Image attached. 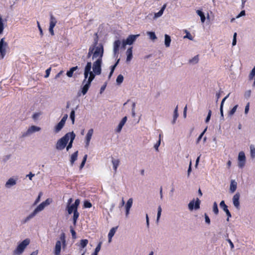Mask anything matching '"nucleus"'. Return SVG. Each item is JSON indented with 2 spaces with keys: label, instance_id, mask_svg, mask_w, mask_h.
<instances>
[{
  "label": "nucleus",
  "instance_id": "c756f323",
  "mask_svg": "<svg viewBox=\"0 0 255 255\" xmlns=\"http://www.w3.org/2000/svg\"><path fill=\"white\" fill-rule=\"evenodd\" d=\"M171 42V38L170 36L167 34L165 35V45L166 47H168L170 46Z\"/></svg>",
  "mask_w": 255,
  "mask_h": 255
},
{
  "label": "nucleus",
  "instance_id": "338daca9",
  "mask_svg": "<svg viewBox=\"0 0 255 255\" xmlns=\"http://www.w3.org/2000/svg\"><path fill=\"white\" fill-rule=\"evenodd\" d=\"M160 139L159 138V139L158 140L157 142L154 145V148L156 150H158V148L159 146L160 145Z\"/></svg>",
  "mask_w": 255,
  "mask_h": 255
},
{
  "label": "nucleus",
  "instance_id": "9b49d317",
  "mask_svg": "<svg viewBox=\"0 0 255 255\" xmlns=\"http://www.w3.org/2000/svg\"><path fill=\"white\" fill-rule=\"evenodd\" d=\"M139 35H129L126 40H124L125 41V44L128 45L132 44L134 41L136 40L137 37H138Z\"/></svg>",
  "mask_w": 255,
  "mask_h": 255
},
{
  "label": "nucleus",
  "instance_id": "58836bf2",
  "mask_svg": "<svg viewBox=\"0 0 255 255\" xmlns=\"http://www.w3.org/2000/svg\"><path fill=\"white\" fill-rule=\"evenodd\" d=\"M255 76V66L252 70L250 75H249V80H252L253 79L254 77Z\"/></svg>",
  "mask_w": 255,
  "mask_h": 255
},
{
  "label": "nucleus",
  "instance_id": "39448f33",
  "mask_svg": "<svg viewBox=\"0 0 255 255\" xmlns=\"http://www.w3.org/2000/svg\"><path fill=\"white\" fill-rule=\"evenodd\" d=\"M45 207L44 203H40L35 209V210L30 214L23 221V223H25L28 222L29 220L33 218L40 211L43 210Z\"/></svg>",
  "mask_w": 255,
  "mask_h": 255
},
{
  "label": "nucleus",
  "instance_id": "6e6552de",
  "mask_svg": "<svg viewBox=\"0 0 255 255\" xmlns=\"http://www.w3.org/2000/svg\"><path fill=\"white\" fill-rule=\"evenodd\" d=\"M246 156L243 151H240L238 155V166L242 168L245 165Z\"/></svg>",
  "mask_w": 255,
  "mask_h": 255
},
{
  "label": "nucleus",
  "instance_id": "2eb2a0df",
  "mask_svg": "<svg viewBox=\"0 0 255 255\" xmlns=\"http://www.w3.org/2000/svg\"><path fill=\"white\" fill-rule=\"evenodd\" d=\"M70 132V142H69L68 145L67 146L66 149L67 150H69L70 148H71L72 147V144L73 142V141L75 138V134L74 133V132Z\"/></svg>",
  "mask_w": 255,
  "mask_h": 255
},
{
  "label": "nucleus",
  "instance_id": "e433bc0d",
  "mask_svg": "<svg viewBox=\"0 0 255 255\" xmlns=\"http://www.w3.org/2000/svg\"><path fill=\"white\" fill-rule=\"evenodd\" d=\"M178 116V106H177L176 108L174 110V117H173L174 118H173V122H172L173 124H174L175 123V121H176Z\"/></svg>",
  "mask_w": 255,
  "mask_h": 255
},
{
  "label": "nucleus",
  "instance_id": "8fccbe9b",
  "mask_svg": "<svg viewBox=\"0 0 255 255\" xmlns=\"http://www.w3.org/2000/svg\"><path fill=\"white\" fill-rule=\"evenodd\" d=\"M211 114H212V111L209 110V112H208V115H207V117L206 119V120H205V122L206 123H208L210 120V118H211Z\"/></svg>",
  "mask_w": 255,
  "mask_h": 255
},
{
  "label": "nucleus",
  "instance_id": "3c124183",
  "mask_svg": "<svg viewBox=\"0 0 255 255\" xmlns=\"http://www.w3.org/2000/svg\"><path fill=\"white\" fill-rule=\"evenodd\" d=\"M207 128H206L204 130V131L200 134V135H199V136L198 137V138H197V143H199V141L201 140V139L202 138V136H203L204 134L205 133V132H206V130H207Z\"/></svg>",
  "mask_w": 255,
  "mask_h": 255
},
{
  "label": "nucleus",
  "instance_id": "0eeeda50",
  "mask_svg": "<svg viewBox=\"0 0 255 255\" xmlns=\"http://www.w3.org/2000/svg\"><path fill=\"white\" fill-rule=\"evenodd\" d=\"M94 80V77L92 75H91V76H89L88 80L86 81V83L85 85L83 87L82 89V93L83 95H85L87 92H88L92 81Z\"/></svg>",
  "mask_w": 255,
  "mask_h": 255
},
{
  "label": "nucleus",
  "instance_id": "4c0bfd02",
  "mask_svg": "<svg viewBox=\"0 0 255 255\" xmlns=\"http://www.w3.org/2000/svg\"><path fill=\"white\" fill-rule=\"evenodd\" d=\"M213 211L216 215H217L219 213L218 205L216 202H215L213 204Z\"/></svg>",
  "mask_w": 255,
  "mask_h": 255
},
{
  "label": "nucleus",
  "instance_id": "774afa93",
  "mask_svg": "<svg viewBox=\"0 0 255 255\" xmlns=\"http://www.w3.org/2000/svg\"><path fill=\"white\" fill-rule=\"evenodd\" d=\"M53 28H54V27H49V32L51 34V35L52 36L54 35Z\"/></svg>",
  "mask_w": 255,
  "mask_h": 255
},
{
  "label": "nucleus",
  "instance_id": "a211bd4d",
  "mask_svg": "<svg viewBox=\"0 0 255 255\" xmlns=\"http://www.w3.org/2000/svg\"><path fill=\"white\" fill-rule=\"evenodd\" d=\"M40 130V128L39 127L32 126L27 129V134H30L34 132L39 131Z\"/></svg>",
  "mask_w": 255,
  "mask_h": 255
},
{
  "label": "nucleus",
  "instance_id": "c9c22d12",
  "mask_svg": "<svg viewBox=\"0 0 255 255\" xmlns=\"http://www.w3.org/2000/svg\"><path fill=\"white\" fill-rule=\"evenodd\" d=\"M238 107V105H235L228 113L229 116H233L236 112L237 109Z\"/></svg>",
  "mask_w": 255,
  "mask_h": 255
},
{
  "label": "nucleus",
  "instance_id": "f3484780",
  "mask_svg": "<svg viewBox=\"0 0 255 255\" xmlns=\"http://www.w3.org/2000/svg\"><path fill=\"white\" fill-rule=\"evenodd\" d=\"M127 117H125L123 118V119L122 120V121L120 122V124H119L118 125V127L117 128V131L118 132H119L121 131L123 126H124V125L125 124L126 122H127Z\"/></svg>",
  "mask_w": 255,
  "mask_h": 255
},
{
  "label": "nucleus",
  "instance_id": "79ce46f5",
  "mask_svg": "<svg viewBox=\"0 0 255 255\" xmlns=\"http://www.w3.org/2000/svg\"><path fill=\"white\" fill-rule=\"evenodd\" d=\"M124 80V77L121 74L119 75L117 78V82L118 84H121Z\"/></svg>",
  "mask_w": 255,
  "mask_h": 255
},
{
  "label": "nucleus",
  "instance_id": "473e14b6",
  "mask_svg": "<svg viewBox=\"0 0 255 255\" xmlns=\"http://www.w3.org/2000/svg\"><path fill=\"white\" fill-rule=\"evenodd\" d=\"M67 210L69 214H72L73 212L74 213L75 208L72 205H67Z\"/></svg>",
  "mask_w": 255,
  "mask_h": 255
},
{
  "label": "nucleus",
  "instance_id": "2f4dec72",
  "mask_svg": "<svg viewBox=\"0 0 255 255\" xmlns=\"http://www.w3.org/2000/svg\"><path fill=\"white\" fill-rule=\"evenodd\" d=\"M101 245H102V242H100L98 244V245H97V246L96 247L94 252L92 254V255H98V253L99 252V251L101 250Z\"/></svg>",
  "mask_w": 255,
  "mask_h": 255
},
{
  "label": "nucleus",
  "instance_id": "7ed1b4c3",
  "mask_svg": "<svg viewBox=\"0 0 255 255\" xmlns=\"http://www.w3.org/2000/svg\"><path fill=\"white\" fill-rule=\"evenodd\" d=\"M70 137V132L67 133L64 136L59 139L56 144V148L58 150H61L66 146Z\"/></svg>",
  "mask_w": 255,
  "mask_h": 255
},
{
  "label": "nucleus",
  "instance_id": "603ef678",
  "mask_svg": "<svg viewBox=\"0 0 255 255\" xmlns=\"http://www.w3.org/2000/svg\"><path fill=\"white\" fill-rule=\"evenodd\" d=\"M237 35V34L236 32L234 33V36H233V42H232L233 46H234V45H235L236 44V43H237V39H236Z\"/></svg>",
  "mask_w": 255,
  "mask_h": 255
},
{
  "label": "nucleus",
  "instance_id": "7c9ffc66",
  "mask_svg": "<svg viewBox=\"0 0 255 255\" xmlns=\"http://www.w3.org/2000/svg\"><path fill=\"white\" fill-rule=\"evenodd\" d=\"M197 13L200 16L201 20L202 22H204L205 21V16L204 13L200 10H197L196 11Z\"/></svg>",
  "mask_w": 255,
  "mask_h": 255
},
{
  "label": "nucleus",
  "instance_id": "0e129e2a",
  "mask_svg": "<svg viewBox=\"0 0 255 255\" xmlns=\"http://www.w3.org/2000/svg\"><path fill=\"white\" fill-rule=\"evenodd\" d=\"M67 118H68V115L67 114H66L63 116V117L62 118V119H61V120L60 121H63V123L65 124V122L67 119Z\"/></svg>",
  "mask_w": 255,
  "mask_h": 255
},
{
  "label": "nucleus",
  "instance_id": "bf43d9fd",
  "mask_svg": "<svg viewBox=\"0 0 255 255\" xmlns=\"http://www.w3.org/2000/svg\"><path fill=\"white\" fill-rule=\"evenodd\" d=\"M220 114H221V119L224 120L223 107H222V106H220Z\"/></svg>",
  "mask_w": 255,
  "mask_h": 255
},
{
  "label": "nucleus",
  "instance_id": "49530a36",
  "mask_svg": "<svg viewBox=\"0 0 255 255\" xmlns=\"http://www.w3.org/2000/svg\"><path fill=\"white\" fill-rule=\"evenodd\" d=\"M251 154L252 157H255V147L253 145L250 146Z\"/></svg>",
  "mask_w": 255,
  "mask_h": 255
},
{
  "label": "nucleus",
  "instance_id": "4be33fe9",
  "mask_svg": "<svg viewBox=\"0 0 255 255\" xmlns=\"http://www.w3.org/2000/svg\"><path fill=\"white\" fill-rule=\"evenodd\" d=\"M78 151H76L74 152L71 156L70 162L71 165H73L75 161L77 159Z\"/></svg>",
  "mask_w": 255,
  "mask_h": 255
},
{
  "label": "nucleus",
  "instance_id": "f257e3e1",
  "mask_svg": "<svg viewBox=\"0 0 255 255\" xmlns=\"http://www.w3.org/2000/svg\"><path fill=\"white\" fill-rule=\"evenodd\" d=\"M97 42L92 45L89 49L87 58L92 57L93 60L97 58L93 64V72L95 75H99L101 73V65L102 63V57L104 53L103 46L99 45L97 46Z\"/></svg>",
  "mask_w": 255,
  "mask_h": 255
},
{
  "label": "nucleus",
  "instance_id": "9d476101",
  "mask_svg": "<svg viewBox=\"0 0 255 255\" xmlns=\"http://www.w3.org/2000/svg\"><path fill=\"white\" fill-rule=\"evenodd\" d=\"M220 206L223 210L226 212L227 218V221H229V218L231 217V214L229 210L228 209V206L225 204L224 201H222L220 203Z\"/></svg>",
  "mask_w": 255,
  "mask_h": 255
},
{
  "label": "nucleus",
  "instance_id": "4468645a",
  "mask_svg": "<svg viewBox=\"0 0 255 255\" xmlns=\"http://www.w3.org/2000/svg\"><path fill=\"white\" fill-rule=\"evenodd\" d=\"M93 129L92 128H91L88 130V133L86 136V146H89L90 140H91L92 136L93 135Z\"/></svg>",
  "mask_w": 255,
  "mask_h": 255
},
{
  "label": "nucleus",
  "instance_id": "4d7b16f0",
  "mask_svg": "<svg viewBox=\"0 0 255 255\" xmlns=\"http://www.w3.org/2000/svg\"><path fill=\"white\" fill-rule=\"evenodd\" d=\"M205 222L208 224H210V220L208 216L207 215V214H205Z\"/></svg>",
  "mask_w": 255,
  "mask_h": 255
},
{
  "label": "nucleus",
  "instance_id": "1a4fd4ad",
  "mask_svg": "<svg viewBox=\"0 0 255 255\" xmlns=\"http://www.w3.org/2000/svg\"><path fill=\"white\" fill-rule=\"evenodd\" d=\"M4 38H2L0 41V56L2 59L6 54L5 47L7 44L6 42L4 43Z\"/></svg>",
  "mask_w": 255,
  "mask_h": 255
},
{
  "label": "nucleus",
  "instance_id": "680f3d73",
  "mask_svg": "<svg viewBox=\"0 0 255 255\" xmlns=\"http://www.w3.org/2000/svg\"><path fill=\"white\" fill-rule=\"evenodd\" d=\"M230 95V94L227 95L222 101L220 106H222V107H223L224 103L226 100L229 97Z\"/></svg>",
  "mask_w": 255,
  "mask_h": 255
},
{
  "label": "nucleus",
  "instance_id": "e2e57ef3",
  "mask_svg": "<svg viewBox=\"0 0 255 255\" xmlns=\"http://www.w3.org/2000/svg\"><path fill=\"white\" fill-rule=\"evenodd\" d=\"M184 38H188L190 40H192V36H191L190 33L189 32H187V34L184 36Z\"/></svg>",
  "mask_w": 255,
  "mask_h": 255
},
{
  "label": "nucleus",
  "instance_id": "b1692460",
  "mask_svg": "<svg viewBox=\"0 0 255 255\" xmlns=\"http://www.w3.org/2000/svg\"><path fill=\"white\" fill-rule=\"evenodd\" d=\"M112 162L113 165V168L115 170V172H116L117 168H118V166L119 165L120 160L118 159H114L113 157H112Z\"/></svg>",
  "mask_w": 255,
  "mask_h": 255
},
{
  "label": "nucleus",
  "instance_id": "72a5a7b5",
  "mask_svg": "<svg viewBox=\"0 0 255 255\" xmlns=\"http://www.w3.org/2000/svg\"><path fill=\"white\" fill-rule=\"evenodd\" d=\"M88 244V240L87 239H83L80 241V246L82 248L86 247Z\"/></svg>",
  "mask_w": 255,
  "mask_h": 255
},
{
  "label": "nucleus",
  "instance_id": "69168bd1",
  "mask_svg": "<svg viewBox=\"0 0 255 255\" xmlns=\"http://www.w3.org/2000/svg\"><path fill=\"white\" fill-rule=\"evenodd\" d=\"M50 71H51V68H49L46 70V75L45 76V78H47L48 77H49Z\"/></svg>",
  "mask_w": 255,
  "mask_h": 255
},
{
  "label": "nucleus",
  "instance_id": "20e7f679",
  "mask_svg": "<svg viewBox=\"0 0 255 255\" xmlns=\"http://www.w3.org/2000/svg\"><path fill=\"white\" fill-rule=\"evenodd\" d=\"M30 240L26 239L20 243L14 250L13 254L15 255H20L24 251L26 247L29 244Z\"/></svg>",
  "mask_w": 255,
  "mask_h": 255
},
{
  "label": "nucleus",
  "instance_id": "f704fd0d",
  "mask_svg": "<svg viewBox=\"0 0 255 255\" xmlns=\"http://www.w3.org/2000/svg\"><path fill=\"white\" fill-rule=\"evenodd\" d=\"M199 61V55H197L195 56L193 58L189 60V62L191 63L196 64Z\"/></svg>",
  "mask_w": 255,
  "mask_h": 255
},
{
  "label": "nucleus",
  "instance_id": "a18cd8bd",
  "mask_svg": "<svg viewBox=\"0 0 255 255\" xmlns=\"http://www.w3.org/2000/svg\"><path fill=\"white\" fill-rule=\"evenodd\" d=\"M80 204V200L79 199H76L75 201V203L72 204L73 206L75 208V210L76 209H78V207Z\"/></svg>",
  "mask_w": 255,
  "mask_h": 255
},
{
  "label": "nucleus",
  "instance_id": "412c9836",
  "mask_svg": "<svg viewBox=\"0 0 255 255\" xmlns=\"http://www.w3.org/2000/svg\"><path fill=\"white\" fill-rule=\"evenodd\" d=\"M132 48L130 47L127 51V61H130L132 58Z\"/></svg>",
  "mask_w": 255,
  "mask_h": 255
},
{
  "label": "nucleus",
  "instance_id": "423d86ee",
  "mask_svg": "<svg viewBox=\"0 0 255 255\" xmlns=\"http://www.w3.org/2000/svg\"><path fill=\"white\" fill-rule=\"evenodd\" d=\"M92 67V63L91 62H88L84 69V80L83 82L84 83L88 77V76H91V75L93 74L94 79L95 78V74L93 72L91 71Z\"/></svg>",
  "mask_w": 255,
  "mask_h": 255
},
{
  "label": "nucleus",
  "instance_id": "bb28decb",
  "mask_svg": "<svg viewBox=\"0 0 255 255\" xmlns=\"http://www.w3.org/2000/svg\"><path fill=\"white\" fill-rule=\"evenodd\" d=\"M78 66L73 67L70 69L69 71L67 72L66 75L69 77H72L73 75V72L78 69Z\"/></svg>",
  "mask_w": 255,
  "mask_h": 255
},
{
  "label": "nucleus",
  "instance_id": "de8ad7c7",
  "mask_svg": "<svg viewBox=\"0 0 255 255\" xmlns=\"http://www.w3.org/2000/svg\"><path fill=\"white\" fill-rule=\"evenodd\" d=\"M42 195V192H40L39 193V195H38L37 199L35 200V202H34V203L33 204L34 205H36L39 202V201L40 200V198H41Z\"/></svg>",
  "mask_w": 255,
  "mask_h": 255
},
{
  "label": "nucleus",
  "instance_id": "c85d7f7f",
  "mask_svg": "<svg viewBox=\"0 0 255 255\" xmlns=\"http://www.w3.org/2000/svg\"><path fill=\"white\" fill-rule=\"evenodd\" d=\"M16 184V181L13 178H10L8 180V181L6 182L5 184V186L6 187H9L10 186L14 185Z\"/></svg>",
  "mask_w": 255,
  "mask_h": 255
},
{
  "label": "nucleus",
  "instance_id": "c03bdc74",
  "mask_svg": "<svg viewBox=\"0 0 255 255\" xmlns=\"http://www.w3.org/2000/svg\"><path fill=\"white\" fill-rule=\"evenodd\" d=\"M87 155L86 154L84 155V157H83V160L81 163V165L80 166V169H82L83 168V167H84L85 164V162L86 161V160H87Z\"/></svg>",
  "mask_w": 255,
  "mask_h": 255
},
{
  "label": "nucleus",
  "instance_id": "6e6d98bb",
  "mask_svg": "<svg viewBox=\"0 0 255 255\" xmlns=\"http://www.w3.org/2000/svg\"><path fill=\"white\" fill-rule=\"evenodd\" d=\"M37 26H38V29L40 31V35H41V36H42L43 35L42 29L40 25L39 22L38 21H37Z\"/></svg>",
  "mask_w": 255,
  "mask_h": 255
},
{
  "label": "nucleus",
  "instance_id": "cd10ccee",
  "mask_svg": "<svg viewBox=\"0 0 255 255\" xmlns=\"http://www.w3.org/2000/svg\"><path fill=\"white\" fill-rule=\"evenodd\" d=\"M79 216V213L78 212V210L76 209L74 211V213H73V221L74 225H76Z\"/></svg>",
  "mask_w": 255,
  "mask_h": 255
},
{
  "label": "nucleus",
  "instance_id": "dca6fc26",
  "mask_svg": "<svg viewBox=\"0 0 255 255\" xmlns=\"http://www.w3.org/2000/svg\"><path fill=\"white\" fill-rule=\"evenodd\" d=\"M121 44L120 40H117L114 42V52L115 54H117L119 53V48Z\"/></svg>",
  "mask_w": 255,
  "mask_h": 255
},
{
  "label": "nucleus",
  "instance_id": "a878e982",
  "mask_svg": "<svg viewBox=\"0 0 255 255\" xmlns=\"http://www.w3.org/2000/svg\"><path fill=\"white\" fill-rule=\"evenodd\" d=\"M65 124L63 123V121H60L55 127V131L56 132H59L64 126Z\"/></svg>",
  "mask_w": 255,
  "mask_h": 255
},
{
  "label": "nucleus",
  "instance_id": "37998d69",
  "mask_svg": "<svg viewBox=\"0 0 255 255\" xmlns=\"http://www.w3.org/2000/svg\"><path fill=\"white\" fill-rule=\"evenodd\" d=\"M92 205L90 201H89L88 200L84 201V208H90L92 207Z\"/></svg>",
  "mask_w": 255,
  "mask_h": 255
},
{
  "label": "nucleus",
  "instance_id": "a19ab883",
  "mask_svg": "<svg viewBox=\"0 0 255 255\" xmlns=\"http://www.w3.org/2000/svg\"><path fill=\"white\" fill-rule=\"evenodd\" d=\"M70 118L72 121V124H74L75 122V111L74 110L71 111Z\"/></svg>",
  "mask_w": 255,
  "mask_h": 255
},
{
  "label": "nucleus",
  "instance_id": "13d9d810",
  "mask_svg": "<svg viewBox=\"0 0 255 255\" xmlns=\"http://www.w3.org/2000/svg\"><path fill=\"white\" fill-rule=\"evenodd\" d=\"M120 61V59H118V61H117V62L113 65L111 67V71H112V73H113L114 72V71L116 68V67L117 66V65H118L119 62Z\"/></svg>",
  "mask_w": 255,
  "mask_h": 255
},
{
  "label": "nucleus",
  "instance_id": "f8f14e48",
  "mask_svg": "<svg viewBox=\"0 0 255 255\" xmlns=\"http://www.w3.org/2000/svg\"><path fill=\"white\" fill-rule=\"evenodd\" d=\"M132 203L133 200L132 198H129L127 201V203L126 205V215L127 217L128 216V214L129 213V210L132 206Z\"/></svg>",
  "mask_w": 255,
  "mask_h": 255
},
{
  "label": "nucleus",
  "instance_id": "ea45409f",
  "mask_svg": "<svg viewBox=\"0 0 255 255\" xmlns=\"http://www.w3.org/2000/svg\"><path fill=\"white\" fill-rule=\"evenodd\" d=\"M147 34L151 40H155L157 38L154 32H148Z\"/></svg>",
  "mask_w": 255,
  "mask_h": 255
},
{
  "label": "nucleus",
  "instance_id": "5701e85b",
  "mask_svg": "<svg viewBox=\"0 0 255 255\" xmlns=\"http://www.w3.org/2000/svg\"><path fill=\"white\" fill-rule=\"evenodd\" d=\"M57 23V20L52 13L50 14V20L49 27H54Z\"/></svg>",
  "mask_w": 255,
  "mask_h": 255
},
{
  "label": "nucleus",
  "instance_id": "6ab92c4d",
  "mask_svg": "<svg viewBox=\"0 0 255 255\" xmlns=\"http://www.w3.org/2000/svg\"><path fill=\"white\" fill-rule=\"evenodd\" d=\"M166 4H163V5L162 6L161 9L158 12L154 13V18H156L161 16L163 14V13L166 8Z\"/></svg>",
  "mask_w": 255,
  "mask_h": 255
},
{
  "label": "nucleus",
  "instance_id": "f03ea898",
  "mask_svg": "<svg viewBox=\"0 0 255 255\" xmlns=\"http://www.w3.org/2000/svg\"><path fill=\"white\" fill-rule=\"evenodd\" d=\"M64 249L66 247V236L64 233L61 234L60 240L57 241L54 248V255H60L61 248Z\"/></svg>",
  "mask_w": 255,
  "mask_h": 255
},
{
  "label": "nucleus",
  "instance_id": "052dcab7",
  "mask_svg": "<svg viewBox=\"0 0 255 255\" xmlns=\"http://www.w3.org/2000/svg\"><path fill=\"white\" fill-rule=\"evenodd\" d=\"M50 202H51V200L50 199H47L45 201H44L42 203H44V205H45V206H46L49 205Z\"/></svg>",
  "mask_w": 255,
  "mask_h": 255
},
{
  "label": "nucleus",
  "instance_id": "09e8293b",
  "mask_svg": "<svg viewBox=\"0 0 255 255\" xmlns=\"http://www.w3.org/2000/svg\"><path fill=\"white\" fill-rule=\"evenodd\" d=\"M200 201L198 198L197 199L195 203L194 208L195 209H198L200 208Z\"/></svg>",
  "mask_w": 255,
  "mask_h": 255
},
{
  "label": "nucleus",
  "instance_id": "aec40b11",
  "mask_svg": "<svg viewBox=\"0 0 255 255\" xmlns=\"http://www.w3.org/2000/svg\"><path fill=\"white\" fill-rule=\"evenodd\" d=\"M117 229V227H114V228H112L110 230V231L108 234V239H109V242H111L112 238L114 236Z\"/></svg>",
  "mask_w": 255,
  "mask_h": 255
},
{
  "label": "nucleus",
  "instance_id": "393cba45",
  "mask_svg": "<svg viewBox=\"0 0 255 255\" xmlns=\"http://www.w3.org/2000/svg\"><path fill=\"white\" fill-rule=\"evenodd\" d=\"M237 182L235 180H232L230 184V190L232 193L234 192L237 189Z\"/></svg>",
  "mask_w": 255,
  "mask_h": 255
},
{
  "label": "nucleus",
  "instance_id": "ddd939ff",
  "mask_svg": "<svg viewBox=\"0 0 255 255\" xmlns=\"http://www.w3.org/2000/svg\"><path fill=\"white\" fill-rule=\"evenodd\" d=\"M239 199L240 194L239 193H237L235 195H234L233 198V204L237 208H239L240 206Z\"/></svg>",
  "mask_w": 255,
  "mask_h": 255
},
{
  "label": "nucleus",
  "instance_id": "5fc2aeb1",
  "mask_svg": "<svg viewBox=\"0 0 255 255\" xmlns=\"http://www.w3.org/2000/svg\"><path fill=\"white\" fill-rule=\"evenodd\" d=\"M194 201H191L188 204L189 209L190 210H192L194 208Z\"/></svg>",
  "mask_w": 255,
  "mask_h": 255
},
{
  "label": "nucleus",
  "instance_id": "864d4df0",
  "mask_svg": "<svg viewBox=\"0 0 255 255\" xmlns=\"http://www.w3.org/2000/svg\"><path fill=\"white\" fill-rule=\"evenodd\" d=\"M161 207L160 206H159L158 208V212H157V220L158 221L160 217L161 213Z\"/></svg>",
  "mask_w": 255,
  "mask_h": 255
}]
</instances>
